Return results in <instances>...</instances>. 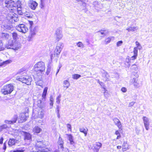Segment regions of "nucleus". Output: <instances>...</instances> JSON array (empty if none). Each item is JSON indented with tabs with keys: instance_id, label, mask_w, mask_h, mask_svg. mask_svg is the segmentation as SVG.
Wrapping results in <instances>:
<instances>
[{
	"instance_id": "nucleus-46",
	"label": "nucleus",
	"mask_w": 152,
	"mask_h": 152,
	"mask_svg": "<svg viewBox=\"0 0 152 152\" xmlns=\"http://www.w3.org/2000/svg\"><path fill=\"white\" fill-rule=\"evenodd\" d=\"M2 45V43L1 42L0 43V50H3L4 49V48L3 47Z\"/></svg>"
},
{
	"instance_id": "nucleus-13",
	"label": "nucleus",
	"mask_w": 152,
	"mask_h": 152,
	"mask_svg": "<svg viewBox=\"0 0 152 152\" xmlns=\"http://www.w3.org/2000/svg\"><path fill=\"white\" fill-rule=\"evenodd\" d=\"M20 31L23 33H25L28 31V28L26 25L20 24Z\"/></svg>"
},
{
	"instance_id": "nucleus-32",
	"label": "nucleus",
	"mask_w": 152,
	"mask_h": 152,
	"mask_svg": "<svg viewBox=\"0 0 152 152\" xmlns=\"http://www.w3.org/2000/svg\"><path fill=\"white\" fill-rule=\"evenodd\" d=\"M4 27L6 29L8 30H11L13 28V26H12L8 25H4Z\"/></svg>"
},
{
	"instance_id": "nucleus-5",
	"label": "nucleus",
	"mask_w": 152,
	"mask_h": 152,
	"mask_svg": "<svg viewBox=\"0 0 152 152\" xmlns=\"http://www.w3.org/2000/svg\"><path fill=\"white\" fill-rule=\"evenodd\" d=\"M113 121L115 124L117 126L119 130H116L115 131V134L117 136L116 139L117 140L120 139L121 137V135L120 131L123 130L122 125L119 120L117 118H114Z\"/></svg>"
},
{
	"instance_id": "nucleus-48",
	"label": "nucleus",
	"mask_w": 152,
	"mask_h": 152,
	"mask_svg": "<svg viewBox=\"0 0 152 152\" xmlns=\"http://www.w3.org/2000/svg\"><path fill=\"white\" fill-rule=\"evenodd\" d=\"M98 83L101 86H104V84L102 82L100 81L99 80L97 81Z\"/></svg>"
},
{
	"instance_id": "nucleus-12",
	"label": "nucleus",
	"mask_w": 152,
	"mask_h": 152,
	"mask_svg": "<svg viewBox=\"0 0 152 152\" xmlns=\"http://www.w3.org/2000/svg\"><path fill=\"white\" fill-rule=\"evenodd\" d=\"M25 3V0H22L20 2V8L21 9L20 10V15H23L25 13V10H23V7H24Z\"/></svg>"
},
{
	"instance_id": "nucleus-44",
	"label": "nucleus",
	"mask_w": 152,
	"mask_h": 152,
	"mask_svg": "<svg viewBox=\"0 0 152 152\" xmlns=\"http://www.w3.org/2000/svg\"><path fill=\"white\" fill-rule=\"evenodd\" d=\"M12 36L14 39H16L17 37V34L15 33H13L12 34Z\"/></svg>"
},
{
	"instance_id": "nucleus-11",
	"label": "nucleus",
	"mask_w": 152,
	"mask_h": 152,
	"mask_svg": "<svg viewBox=\"0 0 152 152\" xmlns=\"http://www.w3.org/2000/svg\"><path fill=\"white\" fill-rule=\"evenodd\" d=\"M102 144L99 142H96L95 144L93 145V150L95 152H98L99 149L101 148Z\"/></svg>"
},
{
	"instance_id": "nucleus-29",
	"label": "nucleus",
	"mask_w": 152,
	"mask_h": 152,
	"mask_svg": "<svg viewBox=\"0 0 152 152\" xmlns=\"http://www.w3.org/2000/svg\"><path fill=\"white\" fill-rule=\"evenodd\" d=\"M112 38H113V37H108L106 38L104 40L105 44H107L110 43L111 40Z\"/></svg>"
},
{
	"instance_id": "nucleus-28",
	"label": "nucleus",
	"mask_w": 152,
	"mask_h": 152,
	"mask_svg": "<svg viewBox=\"0 0 152 152\" xmlns=\"http://www.w3.org/2000/svg\"><path fill=\"white\" fill-rule=\"evenodd\" d=\"M14 121H13L12 120L10 121H8L7 120H5L4 122L6 124H8V125H10V124H13L15 123Z\"/></svg>"
},
{
	"instance_id": "nucleus-8",
	"label": "nucleus",
	"mask_w": 152,
	"mask_h": 152,
	"mask_svg": "<svg viewBox=\"0 0 152 152\" xmlns=\"http://www.w3.org/2000/svg\"><path fill=\"white\" fill-rule=\"evenodd\" d=\"M18 6V4L15 3L13 0H6L5 1V6L10 10H12L13 7H16Z\"/></svg>"
},
{
	"instance_id": "nucleus-14",
	"label": "nucleus",
	"mask_w": 152,
	"mask_h": 152,
	"mask_svg": "<svg viewBox=\"0 0 152 152\" xmlns=\"http://www.w3.org/2000/svg\"><path fill=\"white\" fill-rule=\"evenodd\" d=\"M5 47L7 49H12L14 50H18L19 48L18 47L14 48L12 42L11 40L8 41L7 44L6 45Z\"/></svg>"
},
{
	"instance_id": "nucleus-27",
	"label": "nucleus",
	"mask_w": 152,
	"mask_h": 152,
	"mask_svg": "<svg viewBox=\"0 0 152 152\" xmlns=\"http://www.w3.org/2000/svg\"><path fill=\"white\" fill-rule=\"evenodd\" d=\"M3 130L4 129H7L8 128H9L11 127V126L10 125H8L6 124H3L1 126Z\"/></svg>"
},
{
	"instance_id": "nucleus-10",
	"label": "nucleus",
	"mask_w": 152,
	"mask_h": 152,
	"mask_svg": "<svg viewBox=\"0 0 152 152\" xmlns=\"http://www.w3.org/2000/svg\"><path fill=\"white\" fill-rule=\"evenodd\" d=\"M28 7L32 10H35L38 6V4L35 1L29 0L28 3Z\"/></svg>"
},
{
	"instance_id": "nucleus-26",
	"label": "nucleus",
	"mask_w": 152,
	"mask_h": 152,
	"mask_svg": "<svg viewBox=\"0 0 152 152\" xmlns=\"http://www.w3.org/2000/svg\"><path fill=\"white\" fill-rule=\"evenodd\" d=\"M10 20V21H12V22H13V21L15 22H17L18 21L19 19L18 17L15 16H12Z\"/></svg>"
},
{
	"instance_id": "nucleus-43",
	"label": "nucleus",
	"mask_w": 152,
	"mask_h": 152,
	"mask_svg": "<svg viewBox=\"0 0 152 152\" xmlns=\"http://www.w3.org/2000/svg\"><path fill=\"white\" fill-rule=\"evenodd\" d=\"M2 36L3 37L4 36L6 38H8L9 37V35L7 33H3L2 34Z\"/></svg>"
},
{
	"instance_id": "nucleus-58",
	"label": "nucleus",
	"mask_w": 152,
	"mask_h": 152,
	"mask_svg": "<svg viewBox=\"0 0 152 152\" xmlns=\"http://www.w3.org/2000/svg\"><path fill=\"white\" fill-rule=\"evenodd\" d=\"M26 17L28 18H32V16L29 15V16H26Z\"/></svg>"
},
{
	"instance_id": "nucleus-7",
	"label": "nucleus",
	"mask_w": 152,
	"mask_h": 152,
	"mask_svg": "<svg viewBox=\"0 0 152 152\" xmlns=\"http://www.w3.org/2000/svg\"><path fill=\"white\" fill-rule=\"evenodd\" d=\"M135 44L136 47H134L133 48V53L134 55L131 57L132 60H134L136 59L138 55V49L141 50L142 47L140 43L137 41L135 42Z\"/></svg>"
},
{
	"instance_id": "nucleus-45",
	"label": "nucleus",
	"mask_w": 152,
	"mask_h": 152,
	"mask_svg": "<svg viewBox=\"0 0 152 152\" xmlns=\"http://www.w3.org/2000/svg\"><path fill=\"white\" fill-rule=\"evenodd\" d=\"M135 103V102H132L129 103V107H132L134 105Z\"/></svg>"
},
{
	"instance_id": "nucleus-20",
	"label": "nucleus",
	"mask_w": 152,
	"mask_h": 152,
	"mask_svg": "<svg viewBox=\"0 0 152 152\" xmlns=\"http://www.w3.org/2000/svg\"><path fill=\"white\" fill-rule=\"evenodd\" d=\"M129 146L126 142H124L122 145V151L123 152L126 151L129 149Z\"/></svg>"
},
{
	"instance_id": "nucleus-47",
	"label": "nucleus",
	"mask_w": 152,
	"mask_h": 152,
	"mask_svg": "<svg viewBox=\"0 0 152 152\" xmlns=\"http://www.w3.org/2000/svg\"><path fill=\"white\" fill-rule=\"evenodd\" d=\"M6 148H6V144L5 142H4V143L3 147V150H4V152L5 151V150H6Z\"/></svg>"
},
{
	"instance_id": "nucleus-59",
	"label": "nucleus",
	"mask_w": 152,
	"mask_h": 152,
	"mask_svg": "<svg viewBox=\"0 0 152 152\" xmlns=\"http://www.w3.org/2000/svg\"><path fill=\"white\" fill-rule=\"evenodd\" d=\"M3 130V129L1 126H0V132Z\"/></svg>"
},
{
	"instance_id": "nucleus-62",
	"label": "nucleus",
	"mask_w": 152,
	"mask_h": 152,
	"mask_svg": "<svg viewBox=\"0 0 152 152\" xmlns=\"http://www.w3.org/2000/svg\"><path fill=\"white\" fill-rule=\"evenodd\" d=\"M53 57V55H52L51 56V58Z\"/></svg>"
},
{
	"instance_id": "nucleus-2",
	"label": "nucleus",
	"mask_w": 152,
	"mask_h": 152,
	"mask_svg": "<svg viewBox=\"0 0 152 152\" xmlns=\"http://www.w3.org/2000/svg\"><path fill=\"white\" fill-rule=\"evenodd\" d=\"M46 145L43 141H37L35 145L37 151H32L30 152H52L51 150L45 148Z\"/></svg>"
},
{
	"instance_id": "nucleus-42",
	"label": "nucleus",
	"mask_w": 152,
	"mask_h": 152,
	"mask_svg": "<svg viewBox=\"0 0 152 152\" xmlns=\"http://www.w3.org/2000/svg\"><path fill=\"white\" fill-rule=\"evenodd\" d=\"M132 66H134V67H132L131 68L132 70H136V69H137V67L136 65L133 64L132 65Z\"/></svg>"
},
{
	"instance_id": "nucleus-16",
	"label": "nucleus",
	"mask_w": 152,
	"mask_h": 152,
	"mask_svg": "<svg viewBox=\"0 0 152 152\" xmlns=\"http://www.w3.org/2000/svg\"><path fill=\"white\" fill-rule=\"evenodd\" d=\"M143 123L146 130L149 129V122L148 119L145 116H144L142 118Z\"/></svg>"
},
{
	"instance_id": "nucleus-31",
	"label": "nucleus",
	"mask_w": 152,
	"mask_h": 152,
	"mask_svg": "<svg viewBox=\"0 0 152 152\" xmlns=\"http://www.w3.org/2000/svg\"><path fill=\"white\" fill-rule=\"evenodd\" d=\"M26 117L24 114L23 115H21L20 118V120L21 121V122H23L26 120Z\"/></svg>"
},
{
	"instance_id": "nucleus-25",
	"label": "nucleus",
	"mask_w": 152,
	"mask_h": 152,
	"mask_svg": "<svg viewBox=\"0 0 152 152\" xmlns=\"http://www.w3.org/2000/svg\"><path fill=\"white\" fill-rule=\"evenodd\" d=\"M87 130L88 129L86 128H80L79 129L80 131L81 132L83 133L85 136L87 135Z\"/></svg>"
},
{
	"instance_id": "nucleus-57",
	"label": "nucleus",
	"mask_w": 152,
	"mask_h": 152,
	"mask_svg": "<svg viewBox=\"0 0 152 152\" xmlns=\"http://www.w3.org/2000/svg\"><path fill=\"white\" fill-rule=\"evenodd\" d=\"M20 152H27L25 150H20Z\"/></svg>"
},
{
	"instance_id": "nucleus-64",
	"label": "nucleus",
	"mask_w": 152,
	"mask_h": 152,
	"mask_svg": "<svg viewBox=\"0 0 152 152\" xmlns=\"http://www.w3.org/2000/svg\"><path fill=\"white\" fill-rule=\"evenodd\" d=\"M55 152H57V151H55Z\"/></svg>"
},
{
	"instance_id": "nucleus-30",
	"label": "nucleus",
	"mask_w": 152,
	"mask_h": 152,
	"mask_svg": "<svg viewBox=\"0 0 152 152\" xmlns=\"http://www.w3.org/2000/svg\"><path fill=\"white\" fill-rule=\"evenodd\" d=\"M72 76L73 79L77 80L79 78L81 77V75L78 74H74L72 75Z\"/></svg>"
},
{
	"instance_id": "nucleus-22",
	"label": "nucleus",
	"mask_w": 152,
	"mask_h": 152,
	"mask_svg": "<svg viewBox=\"0 0 152 152\" xmlns=\"http://www.w3.org/2000/svg\"><path fill=\"white\" fill-rule=\"evenodd\" d=\"M68 140L70 142V144H73L74 143V142L73 140V137L72 136L71 134H66Z\"/></svg>"
},
{
	"instance_id": "nucleus-40",
	"label": "nucleus",
	"mask_w": 152,
	"mask_h": 152,
	"mask_svg": "<svg viewBox=\"0 0 152 152\" xmlns=\"http://www.w3.org/2000/svg\"><path fill=\"white\" fill-rule=\"evenodd\" d=\"M123 41L121 40L118 41L116 43L117 46L118 47L121 45L123 43Z\"/></svg>"
},
{
	"instance_id": "nucleus-18",
	"label": "nucleus",
	"mask_w": 152,
	"mask_h": 152,
	"mask_svg": "<svg viewBox=\"0 0 152 152\" xmlns=\"http://www.w3.org/2000/svg\"><path fill=\"white\" fill-rule=\"evenodd\" d=\"M131 84H133L135 88H137L139 87V83L137 82V80L133 78L131 82Z\"/></svg>"
},
{
	"instance_id": "nucleus-1",
	"label": "nucleus",
	"mask_w": 152,
	"mask_h": 152,
	"mask_svg": "<svg viewBox=\"0 0 152 152\" xmlns=\"http://www.w3.org/2000/svg\"><path fill=\"white\" fill-rule=\"evenodd\" d=\"M45 63L42 61L37 62L34 66L33 69L35 74L37 76L41 75L45 71Z\"/></svg>"
},
{
	"instance_id": "nucleus-21",
	"label": "nucleus",
	"mask_w": 152,
	"mask_h": 152,
	"mask_svg": "<svg viewBox=\"0 0 152 152\" xmlns=\"http://www.w3.org/2000/svg\"><path fill=\"white\" fill-rule=\"evenodd\" d=\"M48 87H45L43 91V92L42 93V99H44V100H45L46 94H47L48 90Z\"/></svg>"
},
{
	"instance_id": "nucleus-4",
	"label": "nucleus",
	"mask_w": 152,
	"mask_h": 152,
	"mask_svg": "<svg viewBox=\"0 0 152 152\" xmlns=\"http://www.w3.org/2000/svg\"><path fill=\"white\" fill-rule=\"evenodd\" d=\"M30 24L29 28L30 29L29 34L27 38V39L28 41H31L34 37L37 32V29L36 27L33 28L32 26L33 24V22L32 21L28 20Z\"/></svg>"
},
{
	"instance_id": "nucleus-15",
	"label": "nucleus",
	"mask_w": 152,
	"mask_h": 152,
	"mask_svg": "<svg viewBox=\"0 0 152 152\" xmlns=\"http://www.w3.org/2000/svg\"><path fill=\"white\" fill-rule=\"evenodd\" d=\"M23 133L24 134V140H31L32 139L31 135L29 133L22 131L21 133Z\"/></svg>"
},
{
	"instance_id": "nucleus-9",
	"label": "nucleus",
	"mask_w": 152,
	"mask_h": 152,
	"mask_svg": "<svg viewBox=\"0 0 152 152\" xmlns=\"http://www.w3.org/2000/svg\"><path fill=\"white\" fill-rule=\"evenodd\" d=\"M62 43H61L60 44V45H57L56 46L55 49L54 50L53 53V57H58V56L60 54L62 49Z\"/></svg>"
},
{
	"instance_id": "nucleus-23",
	"label": "nucleus",
	"mask_w": 152,
	"mask_h": 152,
	"mask_svg": "<svg viewBox=\"0 0 152 152\" xmlns=\"http://www.w3.org/2000/svg\"><path fill=\"white\" fill-rule=\"evenodd\" d=\"M16 142V141L14 139H10L8 141V145L10 146H12L15 145Z\"/></svg>"
},
{
	"instance_id": "nucleus-53",
	"label": "nucleus",
	"mask_w": 152,
	"mask_h": 152,
	"mask_svg": "<svg viewBox=\"0 0 152 152\" xmlns=\"http://www.w3.org/2000/svg\"><path fill=\"white\" fill-rule=\"evenodd\" d=\"M56 110H57V114H58V115H59V107H57Z\"/></svg>"
},
{
	"instance_id": "nucleus-51",
	"label": "nucleus",
	"mask_w": 152,
	"mask_h": 152,
	"mask_svg": "<svg viewBox=\"0 0 152 152\" xmlns=\"http://www.w3.org/2000/svg\"><path fill=\"white\" fill-rule=\"evenodd\" d=\"M101 31L100 32V33L101 34L103 35L105 34V32L106 31L105 30H101Z\"/></svg>"
},
{
	"instance_id": "nucleus-24",
	"label": "nucleus",
	"mask_w": 152,
	"mask_h": 152,
	"mask_svg": "<svg viewBox=\"0 0 152 152\" xmlns=\"http://www.w3.org/2000/svg\"><path fill=\"white\" fill-rule=\"evenodd\" d=\"M63 86L66 89L68 88L70 86L69 82L67 80H65L63 82Z\"/></svg>"
},
{
	"instance_id": "nucleus-54",
	"label": "nucleus",
	"mask_w": 152,
	"mask_h": 152,
	"mask_svg": "<svg viewBox=\"0 0 152 152\" xmlns=\"http://www.w3.org/2000/svg\"><path fill=\"white\" fill-rule=\"evenodd\" d=\"M117 148L118 149H120L121 148V146L120 145H118L117 146Z\"/></svg>"
},
{
	"instance_id": "nucleus-50",
	"label": "nucleus",
	"mask_w": 152,
	"mask_h": 152,
	"mask_svg": "<svg viewBox=\"0 0 152 152\" xmlns=\"http://www.w3.org/2000/svg\"><path fill=\"white\" fill-rule=\"evenodd\" d=\"M4 139L2 137H1L0 139V144H1L3 143Z\"/></svg>"
},
{
	"instance_id": "nucleus-41",
	"label": "nucleus",
	"mask_w": 152,
	"mask_h": 152,
	"mask_svg": "<svg viewBox=\"0 0 152 152\" xmlns=\"http://www.w3.org/2000/svg\"><path fill=\"white\" fill-rule=\"evenodd\" d=\"M121 90L123 92L125 93L127 91V89L125 87H123L121 88Z\"/></svg>"
},
{
	"instance_id": "nucleus-3",
	"label": "nucleus",
	"mask_w": 152,
	"mask_h": 152,
	"mask_svg": "<svg viewBox=\"0 0 152 152\" xmlns=\"http://www.w3.org/2000/svg\"><path fill=\"white\" fill-rule=\"evenodd\" d=\"M23 71L24 72L23 73V75L21 76L20 78V81L28 85H29L31 84V82L32 81L31 78L26 73L25 69L24 68L20 69V72L21 73Z\"/></svg>"
},
{
	"instance_id": "nucleus-39",
	"label": "nucleus",
	"mask_w": 152,
	"mask_h": 152,
	"mask_svg": "<svg viewBox=\"0 0 152 152\" xmlns=\"http://www.w3.org/2000/svg\"><path fill=\"white\" fill-rule=\"evenodd\" d=\"M61 96L59 95L57 97L56 99V102L58 104H59L60 102V98L61 97Z\"/></svg>"
},
{
	"instance_id": "nucleus-63",
	"label": "nucleus",
	"mask_w": 152,
	"mask_h": 152,
	"mask_svg": "<svg viewBox=\"0 0 152 152\" xmlns=\"http://www.w3.org/2000/svg\"><path fill=\"white\" fill-rule=\"evenodd\" d=\"M17 80H18V78H17Z\"/></svg>"
},
{
	"instance_id": "nucleus-55",
	"label": "nucleus",
	"mask_w": 152,
	"mask_h": 152,
	"mask_svg": "<svg viewBox=\"0 0 152 152\" xmlns=\"http://www.w3.org/2000/svg\"><path fill=\"white\" fill-rule=\"evenodd\" d=\"M51 101V102H50V105L51 106H52V107L53 106V101Z\"/></svg>"
},
{
	"instance_id": "nucleus-6",
	"label": "nucleus",
	"mask_w": 152,
	"mask_h": 152,
	"mask_svg": "<svg viewBox=\"0 0 152 152\" xmlns=\"http://www.w3.org/2000/svg\"><path fill=\"white\" fill-rule=\"evenodd\" d=\"M13 89V85L10 84L4 86L1 90V92L4 95H6L11 93Z\"/></svg>"
},
{
	"instance_id": "nucleus-36",
	"label": "nucleus",
	"mask_w": 152,
	"mask_h": 152,
	"mask_svg": "<svg viewBox=\"0 0 152 152\" xmlns=\"http://www.w3.org/2000/svg\"><path fill=\"white\" fill-rule=\"evenodd\" d=\"M58 144L61 143H64L63 140L61 137H59L58 138Z\"/></svg>"
},
{
	"instance_id": "nucleus-19",
	"label": "nucleus",
	"mask_w": 152,
	"mask_h": 152,
	"mask_svg": "<svg viewBox=\"0 0 152 152\" xmlns=\"http://www.w3.org/2000/svg\"><path fill=\"white\" fill-rule=\"evenodd\" d=\"M42 130L39 127L36 126H35L33 129V132L34 134H38L40 133Z\"/></svg>"
},
{
	"instance_id": "nucleus-35",
	"label": "nucleus",
	"mask_w": 152,
	"mask_h": 152,
	"mask_svg": "<svg viewBox=\"0 0 152 152\" xmlns=\"http://www.w3.org/2000/svg\"><path fill=\"white\" fill-rule=\"evenodd\" d=\"M11 62L12 61H11V60H7L6 61H5L3 62L1 65L9 64L11 63Z\"/></svg>"
},
{
	"instance_id": "nucleus-38",
	"label": "nucleus",
	"mask_w": 152,
	"mask_h": 152,
	"mask_svg": "<svg viewBox=\"0 0 152 152\" xmlns=\"http://www.w3.org/2000/svg\"><path fill=\"white\" fill-rule=\"evenodd\" d=\"M18 118V115H15L14 116L13 118L12 119V120L13 121H15V123H16V122L17 121Z\"/></svg>"
},
{
	"instance_id": "nucleus-56",
	"label": "nucleus",
	"mask_w": 152,
	"mask_h": 152,
	"mask_svg": "<svg viewBox=\"0 0 152 152\" xmlns=\"http://www.w3.org/2000/svg\"><path fill=\"white\" fill-rule=\"evenodd\" d=\"M102 88H103V89H104V92H103V93H105L106 92V91H107V90H106V88H104V87H102Z\"/></svg>"
},
{
	"instance_id": "nucleus-37",
	"label": "nucleus",
	"mask_w": 152,
	"mask_h": 152,
	"mask_svg": "<svg viewBox=\"0 0 152 152\" xmlns=\"http://www.w3.org/2000/svg\"><path fill=\"white\" fill-rule=\"evenodd\" d=\"M67 127L68 129V130H69L70 132H72V127L71 125L69 124H67Z\"/></svg>"
},
{
	"instance_id": "nucleus-17",
	"label": "nucleus",
	"mask_w": 152,
	"mask_h": 152,
	"mask_svg": "<svg viewBox=\"0 0 152 152\" xmlns=\"http://www.w3.org/2000/svg\"><path fill=\"white\" fill-rule=\"evenodd\" d=\"M56 37H55L56 42H58L61 39L62 36L60 33V31H57L56 33Z\"/></svg>"
},
{
	"instance_id": "nucleus-33",
	"label": "nucleus",
	"mask_w": 152,
	"mask_h": 152,
	"mask_svg": "<svg viewBox=\"0 0 152 152\" xmlns=\"http://www.w3.org/2000/svg\"><path fill=\"white\" fill-rule=\"evenodd\" d=\"M136 29V27H130L129 28H128L126 30H128L129 31H134L135 29Z\"/></svg>"
},
{
	"instance_id": "nucleus-52",
	"label": "nucleus",
	"mask_w": 152,
	"mask_h": 152,
	"mask_svg": "<svg viewBox=\"0 0 152 152\" xmlns=\"http://www.w3.org/2000/svg\"><path fill=\"white\" fill-rule=\"evenodd\" d=\"M50 71V69H47V71H46V74L47 75H48Z\"/></svg>"
},
{
	"instance_id": "nucleus-61",
	"label": "nucleus",
	"mask_w": 152,
	"mask_h": 152,
	"mask_svg": "<svg viewBox=\"0 0 152 152\" xmlns=\"http://www.w3.org/2000/svg\"><path fill=\"white\" fill-rule=\"evenodd\" d=\"M43 0H41V4H42V3Z\"/></svg>"
},
{
	"instance_id": "nucleus-60",
	"label": "nucleus",
	"mask_w": 152,
	"mask_h": 152,
	"mask_svg": "<svg viewBox=\"0 0 152 152\" xmlns=\"http://www.w3.org/2000/svg\"><path fill=\"white\" fill-rule=\"evenodd\" d=\"M58 118H59L60 117V115H59H59H58Z\"/></svg>"
},
{
	"instance_id": "nucleus-49",
	"label": "nucleus",
	"mask_w": 152,
	"mask_h": 152,
	"mask_svg": "<svg viewBox=\"0 0 152 152\" xmlns=\"http://www.w3.org/2000/svg\"><path fill=\"white\" fill-rule=\"evenodd\" d=\"M58 144L60 146V148H62V149H63L64 148V146H63L64 143H61Z\"/></svg>"
},
{
	"instance_id": "nucleus-34",
	"label": "nucleus",
	"mask_w": 152,
	"mask_h": 152,
	"mask_svg": "<svg viewBox=\"0 0 152 152\" xmlns=\"http://www.w3.org/2000/svg\"><path fill=\"white\" fill-rule=\"evenodd\" d=\"M77 45L78 47L83 48L84 45L81 42H79L77 43Z\"/></svg>"
}]
</instances>
